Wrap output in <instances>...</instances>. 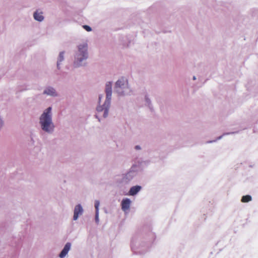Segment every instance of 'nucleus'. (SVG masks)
Instances as JSON below:
<instances>
[{
    "mask_svg": "<svg viewBox=\"0 0 258 258\" xmlns=\"http://www.w3.org/2000/svg\"><path fill=\"white\" fill-rule=\"evenodd\" d=\"M88 44L87 41L79 43L74 54L73 67L75 69L85 67L89 58Z\"/></svg>",
    "mask_w": 258,
    "mask_h": 258,
    "instance_id": "nucleus-1",
    "label": "nucleus"
},
{
    "mask_svg": "<svg viewBox=\"0 0 258 258\" xmlns=\"http://www.w3.org/2000/svg\"><path fill=\"white\" fill-rule=\"evenodd\" d=\"M105 99L103 103L102 100L104 99V95L100 94L98 97V105L96 107V110L100 115L106 118L108 116L109 110L110 107V103L112 97V83L107 82L105 85Z\"/></svg>",
    "mask_w": 258,
    "mask_h": 258,
    "instance_id": "nucleus-2",
    "label": "nucleus"
},
{
    "mask_svg": "<svg viewBox=\"0 0 258 258\" xmlns=\"http://www.w3.org/2000/svg\"><path fill=\"white\" fill-rule=\"evenodd\" d=\"M52 108L49 106L44 109L39 117V123L41 130L48 134H52L55 130L53 121Z\"/></svg>",
    "mask_w": 258,
    "mask_h": 258,
    "instance_id": "nucleus-3",
    "label": "nucleus"
},
{
    "mask_svg": "<svg viewBox=\"0 0 258 258\" xmlns=\"http://www.w3.org/2000/svg\"><path fill=\"white\" fill-rule=\"evenodd\" d=\"M114 91L119 96L130 95L132 91L127 79L125 77L118 78L115 83Z\"/></svg>",
    "mask_w": 258,
    "mask_h": 258,
    "instance_id": "nucleus-4",
    "label": "nucleus"
},
{
    "mask_svg": "<svg viewBox=\"0 0 258 258\" xmlns=\"http://www.w3.org/2000/svg\"><path fill=\"white\" fill-rule=\"evenodd\" d=\"M42 94L44 95L51 97H57L59 96V94L56 89L52 86L45 87L43 91Z\"/></svg>",
    "mask_w": 258,
    "mask_h": 258,
    "instance_id": "nucleus-5",
    "label": "nucleus"
},
{
    "mask_svg": "<svg viewBox=\"0 0 258 258\" xmlns=\"http://www.w3.org/2000/svg\"><path fill=\"white\" fill-rule=\"evenodd\" d=\"M84 209L81 204H77L74 207L73 212V220L77 221L83 214Z\"/></svg>",
    "mask_w": 258,
    "mask_h": 258,
    "instance_id": "nucleus-6",
    "label": "nucleus"
},
{
    "mask_svg": "<svg viewBox=\"0 0 258 258\" xmlns=\"http://www.w3.org/2000/svg\"><path fill=\"white\" fill-rule=\"evenodd\" d=\"M132 201L130 199L126 198L122 199L121 202V210L124 213H128Z\"/></svg>",
    "mask_w": 258,
    "mask_h": 258,
    "instance_id": "nucleus-7",
    "label": "nucleus"
},
{
    "mask_svg": "<svg viewBox=\"0 0 258 258\" xmlns=\"http://www.w3.org/2000/svg\"><path fill=\"white\" fill-rule=\"evenodd\" d=\"M66 52L64 50L60 51L56 59V68L59 70L61 69L62 63L65 60Z\"/></svg>",
    "mask_w": 258,
    "mask_h": 258,
    "instance_id": "nucleus-8",
    "label": "nucleus"
},
{
    "mask_svg": "<svg viewBox=\"0 0 258 258\" xmlns=\"http://www.w3.org/2000/svg\"><path fill=\"white\" fill-rule=\"evenodd\" d=\"M72 248V244L70 242H67L64 245L63 248L59 253L58 257L59 258H64L68 254Z\"/></svg>",
    "mask_w": 258,
    "mask_h": 258,
    "instance_id": "nucleus-9",
    "label": "nucleus"
},
{
    "mask_svg": "<svg viewBox=\"0 0 258 258\" xmlns=\"http://www.w3.org/2000/svg\"><path fill=\"white\" fill-rule=\"evenodd\" d=\"M130 170L137 176L139 172L143 171L141 163L138 162L133 164Z\"/></svg>",
    "mask_w": 258,
    "mask_h": 258,
    "instance_id": "nucleus-10",
    "label": "nucleus"
},
{
    "mask_svg": "<svg viewBox=\"0 0 258 258\" xmlns=\"http://www.w3.org/2000/svg\"><path fill=\"white\" fill-rule=\"evenodd\" d=\"M34 19L39 22H42L44 20L43 13L39 10L35 11L33 15Z\"/></svg>",
    "mask_w": 258,
    "mask_h": 258,
    "instance_id": "nucleus-11",
    "label": "nucleus"
},
{
    "mask_svg": "<svg viewBox=\"0 0 258 258\" xmlns=\"http://www.w3.org/2000/svg\"><path fill=\"white\" fill-rule=\"evenodd\" d=\"M136 176V175L129 170L128 171L123 175L122 180L123 182L127 183L132 180Z\"/></svg>",
    "mask_w": 258,
    "mask_h": 258,
    "instance_id": "nucleus-12",
    "label": "nucleus"
},
{
    "mask_svg": "<svg viewBox=\"0 0 258 258\" xmlns=\"http://www.w3.org/2000/svg\"><path fill=\"white\" fill-rule=\"evenodd\" d=\"M142 186L140 185H135L131 187L127 194L128 196H135L141 190Z\"/></svg>",
    "mask_w": 258,
    "mask_h": 258,
    "instance_id": "nucleus-13",
    "label": "nucleus"
},
{
    "mask_svg": "<svg viewBox=\"0 0 258 258\" xmlns=\"http://www.w3.org/2000/svg\"><path fill=\"white\" fill-rule=\"evenodd\" d=\"M252 200V198L249 195L244 196L242 197L241 201L243 203H248Z\"/></svg>",
    "mask_w": 258,
    "mask_h": 258,
    "instance_id": "nucleus-14",
    "label": "nucleus"
},
{
    "mask_svg": "<svg viewBox=\"0 0 258 258\" xmlns=\"http://www.w3.org/2000/svg\"><path fill=\"white\" fill-rule=\"evenodd\" d=\"M100 202L99 200H95L94 206L95 208V212H99V211Z\"/></svg>",
    "mask_w": 258,
    "mask_h": 258,
    "instance_id": "nucleus-15",
    "label": "nucleus"
},
{
    "mask_svg": "<svg viewBox=\"0 0 258 258\" xmlns=\"http://www.w3.org/2000/svg\"><path fill=\"white\" fill-rule=\"evenodd\" d=\"M83 28L87 32H91L92 30L91 27L88 25H83Z\"/></svg>",
    "mask_w": 258,
    "mask_h": 258,
    "instance_id": "nucleus-16",
    "label": "nucleus"
},
{
    "mask_svg": "<svg viewBox=\"0 0 258 258\" xmlns=\"http://www.w3.org/2000/svg\"><path fill=\"white\" fill-rule=\"evenodd\" d=\"M99 212H95V220L97 224L99 223Z\"/></svg>",
    "mask_w": 258,
    "mask_h": 258,
    "instance_id": "nucleus-17",
    "label": "nucleus"
},
{
    "mask_svg": "<svg viewBox=\"0 0 258 258\" xmlns=\"http://www.w3.org/2000/svg\"><path fill=\"white\" fill-rule=\"evenodd\" d=\"M135 149L137 150H139L141 149V148L139 145H137L135 146Z\"/></svg>",
    "mask_w": 258,
    "mask_h": 258,
    "instance_id": "nucleus-18",
    "label": "nucleus"
},
{
    "mask_svg": "<svg viewBox=\"0 0 258 258\" xmlns=\"http://www.w3.org/2000/svg\"><path fill=\"white\" fill-rule=\"evenodd\" d=\"M222 138V136H220L218 137V140H220Z\"/></svg>",
    "mask_w": 258,
    "mask_h": 258,
    "instance_id": "nucleus-19",
    "label": "nucleus"
}]
</instances>
